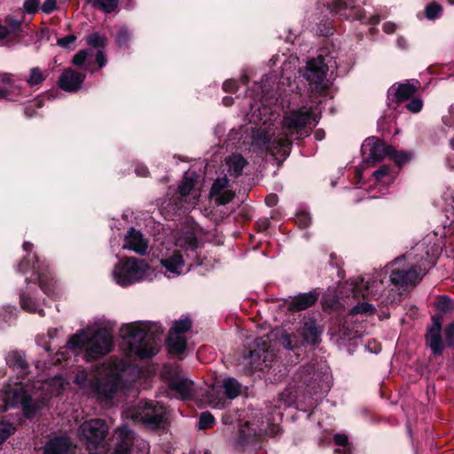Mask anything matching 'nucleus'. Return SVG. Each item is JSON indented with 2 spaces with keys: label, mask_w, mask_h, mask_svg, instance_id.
Wrapping results in <instances>:
<instances>
[{
  "label": "nucleus",
  "mask_w": 454,
  "mask_h": 454,
  "mask_svg": "<svg viewBox=\"0 0 454 454\" xmlns=\"http://www.w3.org/2000/svg\"><path fill=\"white\" fill-rule=\"evenodd\" d=\"M295 222L301 228H306L310 224L311 218L308 213L301 212L296 215Z\"/></svg>",
  "instance_id": "49"
},
{
  "label": "nucleus",
  "mask_w": 454,
  "mask_h": 454,
  "mask_svg": "<svg viewBox=\"0 0 454 454\" xmlns=\"http://www.w3.org/2000/svg\"><path fill=\"white\" fill-rule=\"evenodd\" d=\"M228 184L229 181L227 177L224 176L217 178L212 185L210 196L212 198L216 197V195L220 194V192L226 190L225 188L228 186Z\"/></svg>",
  "instance_id": "38"
},
{
  "label": "nucleus",
  "mask_w": 454,
  "mask_h": 454,
  "mask_svg": "<svg viewBox=\"0 0 454 454\" xmlns=\"http://www.w3.org/2000/svg\"><path fill=\"white\" fill-rule=\"evenodd\" d=\"M33 400L34 399H28V398L22 399L21 405H22L24 415L27 418H31L35 414V410L34 408H32Z\"/></svg>",
  "instance_id": "47"
},
{
  "label": "nucleus",
  "mask_w": 454,
  "mask_h": 454,
  "mask_svg": "<svg viewBox=\"0 0 454 454\" xmlns=\"http://www.w3.org/2000/svg\"><path fill=\"white\" fill-rule=\"evenodd\" d=\"M136 174L138 176L145 177L148 175V169L145 166L139 165L136 168Z\"/></svg>",
  "instance_id": "63"
},
{
  "label": "nucleus",
  "mask_w": 454,
  "mask_h": 454,
  "mask_svg": "<svg viewBox=\"0 0 454 454\" xmlns=\"http://www.w3.org/2000/svg\"><path fill=\"white\" fill-rule=\"evenodd\" d=\"M115 434L119 442L112 454H130V447L134 440L133 432L123 426L119 427Z\"/></svg>",
  "instance_id": "24"
},
{
  "label": "nucleus",
  "mask_w": 454,
  "mask_h": 454,
  "mask_svg": "<svg viewBox=\"0 0 454 454\" xmlns=\"http://www.w3.org/2000/svg\"><path fill=\"white\" fill-rule=\"evenodd\" d=\"M317 123L314 114L306 107L287 114L282 121V131L275 135L267 129H260L254 139V145L262 152L273 155H286L292 143V137L301 138L309 134L310 125Z\"/></svg>",
  "instance_id": "1"
},
{
  "label": "nucleus",
  "mask_w": 454,
  "mask_h": 454,
  "mask_svg": "<svg viewBox=\"0 0 454 454\" xmlns=\"http://www.w3.org/2000/svg\"><path fill=\"white\" fill-rule=\"evenodd\" d=\"M273 354L270 350V340L268 336L260 337L254 340L249 350L247 359L254 370L262 371L272 362Z\"/></svg>",
  "instance_id": "13"
},
{
  "label": "nucleus",
  "mask_w": 454,
  "mask_h": 454,
  "mask_svg": "<svg viewBox=\"0 0 454 454\" xmlns=\"http://www.w3.org/2000/svg\"><path fill=\"white\" fill-rule=\"evenodd\" d=\"M48 75V70H43L38 67H32L25 81L31 88H39L46 80Z\"/></svg>",
  "instance_id": "28"
},
{
  "label": "nucleus",
  "mask_w": 454,
  "mask_h": 454,
  "mask_svg": "<svg viewBox=\"0 0 454 454\" xmlns=\"http://www.w3.org/2000/svg\"><path fill=\"white\" fill-rule=\"evenodd\" d=\"M87 56H88V51H86V50L79 51L73 57V63L76 66H81L85 62Z\"/></svg>",
  "instance_id": "53"
},
{
  "label": "nucleus",
  "mask_w": 454,
  "mask_h": 454,
  "mask_svg": "<svg viewBox=\"0 0 454 454\" xmlns=\"http://www.w3.org/2000/svg\"><path fill=\"white\" fill-rule=\"evenodd\" d=\"M167 410L155 399H139L137 404L128 406L122 411V417L150 427L161 425L166 419Z\"/></svg>",
  "instance_id": "7"
},
{
  "label": "nucleus",
  "mask_w": 454,
  "mask_h": 454,
  "mask_svg": "<svg viewBox=\"0 0 454 454\" xmlns=\"http://www.w3.org/2000/svg\"><path fill=\"white\" fill-rule=\"evenodd\" d=\"M88 380V374L85 371H80L75 376V382L79 385H84Z\"/></svg>",
  "instance_id": "60"
},
{
  "label": "nucleus",
  "mask_w": 454,
  "mask_h": 454,
  "mask_svg": "<svg viewBox=\"0 0 454 454\" xmlns=\"http://www.w3.org/2000/svg\"><path fill=\"white\" fill-rule=\"evenodd\" d=\"M375 182L388 184L393 182L395 175L390 172L388 166H382L373 173Z\"/></svg>",
  "instance_id": "35"
},
{
  "label": "nucleus",
  "mask_w": 454,
  "mask_h": 454,
  "mask_svg": "<svg viewBox=\"0 0 454 454\" xmlns=\"http://www.w3.org/2000/svg\"><path fill=\"white\" fill-rule=\"evenodd\" d=\"M239 422L237 442L240 446L251 444L262 435L274 434L270 423L264 422L260 411H251L243 419H239Z\"/></svg>",
  "instance_id": "9"
},
{
  "label": "nucleus",
  "mask_w": 454,
  "mask_h": 454,
  "mask_svg": "<svg viewBox=\"0 0 454 454\" xmlns=\"http://www.w3.org/2000/svg\"><path fill=\"white\" fill-rule=\"evenodd\" d=\"M41 9L46 14L51 13L56 9V1L45 0Z\"/></svg>",
  "instance_id": "56"
},
{
  "label": "nucleus",
  "mask_w": 454,
  "mask_h": 454,
  "mask_svg": "<svg viewBox=\"0 0 454 454\" xmlns=\"http://www.w3.org/2000/svg\"><path fill=\"white\" fill-rule=\"evenodd\" d=\"M75 40H76L75 35H67V36L58 39V44L63 48H69V46L72 43H74L75 42Z\"/></svg>",
  "instance_id": "54"
},
{
  "label": "nucleus",
  "mask_w": 454,
  "mask_h": 454,
  "mask_svg": "<svg viewBox=\"0 0 454 454\" xmlns=\"http://www.w3.org/2000/svg\"><path fill=\"white\" fill-rule=\"evenodd\" d=\"M428 265L427 259L421 257L416 260L413 253L395 259L392 263L391 282L399 287L414 286L421 279Z\"/></svg>",
  "instance_id": "6"
},
{
  "label": "nucleus",
  "mask_w": 454,
  "mask_h": 454,
  "mask_svg": "<svg viewBox=\"0 0 454 454\" xmlns=\"http://www.w3.org/2000/svg\"><path fill=\"white\" fill-rule=\"evenodd\" d=\"M85 349V359L90 361L111 352L113 348V337L106 329L93 330L87 327L73 334L66 347L56 354V363L67 361L66 353L75 352L78 349Z\"/></svg>",
  "instance_id": "2"
},
{
  "label": "nucleus",
  "mask_w": 454,
  "mask_h": 454,
  "mask_svg": "<svg viewBox=\"0 0 454 454\" xmlns=\"http://www.w3.org/2000/svg\"><path fill=\"white\" fill-rule=\"evenodd\" d=\"M36 264L34 263L33 270H35L36 274L38 275V281L40 284L41 288L43 291L48 294L52 295L53 294V287L55 286V282L51 277H48L44 275L43 270H41V266L38 264V261L36 260Z\"/></svg>",
  "instance_id": "30"
},
{
  "label": "nucleus",
  "mask_w": 454,
  "mask_h": 454,
  "mask_svg": "<svg viewBox=\"0 0 454 454\" xmlns=\"http://www.w3.org/2000/svg\"><path fill=\"white\" fill-rule=\"evenodd\" d=\"M11 35H16L20 29V22L12 17H7L4 20Z\"/></svg>",
  "instance_id": "48"
},
{
  "label": "nucleus",
  "mask_w": 454,
  "mask_h": 454,
  "mask_svg": "<svg viewBox=\"0 0 454 454\" xmlns=\"http://www.w3.org/2000/svg\"><path fill=\"white\" fill-rule=\"evenodd\" d=\"M321 2L329 9H331V11L339 13L340 16H344L347 19L352 18L363 22L366 21L365 17L361 10L348 6V4L346 2L341 0H333L331 3L321 0Z\"/></svg>",
  "instance_id": "20"
},
{
  "label": "nucleus",
  "mask_w": 454,
  "mask_h": 454,
  "mask_svg": "<svg viewBox=\"0 0 454 454\" xmlns=\"http://www.w3.org/2000/svg\"><path fill=\"white\" fill-rule=\"evenodd\" d=\"M223 89L227 92H234L238 90V83L234 80L225 81L223 84Z\"/></svg>",
  "instance_id": "58"
},
{
  "label": "nucleus",
  "mask_w": 454,
  "mask_h": 454,
  "mask_svg": "<svg viewBox=\"0 0 454 454\" xmlns=\"http://www.w3.org/2000/svg\"><path fill=\"white\" fill-rule=\"evenodd\" d=\"M445 340L450 346H454V322L445 329Z\"/></svg>",
  "instance_id": "55"
},
{
  "label": "nucleus",
  "mask_w": 454,
  "mask_h": 454,
  "mask_svg": "<svg viewBox=\"0 0 454 454\" xmlns=\"http://www.w3.org/2000/svg\"><path fill=\"white\" fill-rule=\"evenodd\" d=\"M153 275V270L145 260L132 256L120 261L113 270L114 278L121 286L152 279Z\"/></svg>",
  "instance_id": "8"
},
{
  "label": "nucleus",
  "mask_w": 454,
  "mask_h": 454,
  "mask_svg": "<svg viewBox=\"0 0 454 454\" xmlns=\"http://www.w3.org/2000/svg\"><path fill=\"white\" fill-rule=\"evenodd\" d=\"M74 446L67 436L51 438L44 446V454H72Z\"/></svg>",
  "instance_id": "23"
},
{
  "label": "nucleus",
  "mask_w": 454,
  "mask_h": 454,
  "mask_svg": "<svg viewBox=\"0 0 454 454\" xmlns=\"http://www.w3.org/2000/svg\"><path fill=\"white\" fill-rule=\"evenodd\" d=\"M161 376L168 387L181 397H190L196 394L193 381L183 374L179 365H164Z\"/></svg>",
  "instance_id": "12"
},
{
  "label": "nucleus",
  "mask_w": 454,
  "mask_h": 454,
  "mask_svg": "<svg viewBox=\"0 0 454 454\" xmlns=\"http://www.w3.org/2000/svg\"><path fill=\"white\" fill-rule=\"evenodd\" d=\"M381 285V282L377 281H372L371 283L369 279H365L364 278L352 279L350 282V286H352V293L356 298L360 296L363 298H376L377 291Z\"/></svg>",
  "instance_id": "19"
},
{
  "label": "nucleus",
  "mask_w": 454,
  "mask_h": 454,
  "mask_svg": "<svg viewBox=\"0 0 454 454\" xmlns=\"http://www.w3.org/2000/svg\"><path fill=\"white\" fill-rule=\"evenodd\" d=\"M129 38V35L127 30H121L117 36V43L120 47H123L127 44Z\"/></svg>",
  "instance_id": "57"
},
{
  "label": "nucleus",
  "mask_w": 454,
  "mask_h": 454,
  "mask_svg": "<svg viewBox=\"0 0 454 454\" xmlns=\"http://www.w3.org/2000/svg\"><path fill=\"white\" fill-rule=\"evenodd\" d=\"M361 151L368 161L378 162L388 157L399 167L406 163L411 157V153L397 152L393 146L387 145L375 137L365 139Z\"/></svg>",
  "instance_id": "11"
},
{
  "label": "nucleus",
  "mask_w": 454,
  "mask_h": 454,
  "mask_svg": "<svg viewBox=\"0 0 454 454\" xmlns=\"http://www.w3.org/2000/svg\"><path fill=\"white\" fill-rule=\"evenodd\" d=\"M442 324L440 319L433 317V324L427 334V343L435 356H440L443 350V344L441 337Z\"/></svg>",
  "instance_id": "22"
},
{
  "label": "nucleus",
  "mask_w": 454,
  "mask_h": 454,
  "mask_svg": "<svg viewBox=\"0 0 454 454\" xmlns=\"http://www.w3.org/2000/svg\"><path fill=\"white\" fill-rule=\"evenodd\" d=\"M15 432V427L12 423L0 422V445Z\"/></svg>",
  "instance_id": "41"
},
{
  "label": "nucleus",
  "mask_w": 454,
  "mask_h": 454,
  "mask_svg": "<svg viewBox=\"0 0 454 454\" xmlns=\"http://www.w3.org/2000/svg\"><path fill=\"white\" fill-rule=\"evenodd\" d=\"M231 399H210L209 405L214 409L222 410L230 404Z\"/></svg>",
  "instance_id": "52"
},
{
  "label": "nucleus",
  "mask_w": 454,
  "mask_h": 454,
  "mask_svg": "<svg viewBox=\"0 0 454 454\" xmlns=\"http://www.w3.org/2000/svg\"><path fill=\"white\" fill-rule=\"evenodd\" d=\"M108 433V427L100 419H94L83 422L79 428V436L85 442L90 454H106V445L105 438Z\"/></svg>",
  "instance_id": "10"
},
{
  "label": "nucleus",
  "mask_w": 454,
  "mask_h": 454,
  "mask_svg": "<svg viewBox=\"0 0 454 454\" xmlns=\"http://www.w3.org/2000/svg\"><path fill=\"white\" fill-rule=\"evenodd\" d=\"M376 309L372 305L368 302H362L353 307L350 310L351 315L357 314H364V315H373Z\"/></svg>",
  "instance_id": "40"
},
{
  "label": "nucleus",
  "mask_w": 454,
  "mask_h": 454,
  "mask_svg": "<svg viewBox=\"0 0 454 454\" xmlns=\"http://www.w3.org/2000/svg\"><path fill=\"white\" fill-rule=\"evenodd\" d=\"M40 6V0H26L24 3V10L27 13H35L38 11Z\"/></svg>",
  "instance_id": "51"
},
{
  "label": "nucleus",
  "mask_w": 454,
  "mask_h": 454,
  "mask_svg": "<svg viewBox=\"0 0 454 454\" xmlns=\"http://www.w3.org/2000/svg\"><path fill=\"white\" fill-rule=\"evenodd\" d=\"M20 304L23 309L30 313H38L40 316H43V310L38 309L36 303L32 301L29 297H27L24 294L20 295Z\"/></svg>",
  "instance_id": "37"
},
{
  "label": "nucleus",
  "mask_w": 454,
  "mask_h": 454,
  "mask_svg": "<svg viewBox=\"0 0 454 454\" xmlns=\"http://www.w3.org/2000/svg\"><path fill=\"white\" fill-rule=\"evenodd\" d=\"M450 114L452 116H444L443 117V123L448 126L449 128L454 129V106H451L450 108Z\"/></svg>",
  "instance_id": "59"
},
{
  "label": "nucleus",
  "mask_w": 454,
  "mask_h": 454,
  "mask_svg": "<svg viewBox=\"0 0 454 454\" xmlns=\"http://www.w3.org/2000/svg\"><path fill=\"white\" fill-rule=\"evenodd\" d=\"M301 335L307 343L314 344L317 341L319 331L315 321L309 320L304 323Z\"/></svg>",
  "instance_id": "34"
},
{
  "label": "nucleus",
  "mask_w": 454,
  "mask_h": 454,
  "mask_svg": "<svg viewBox=\"0 0 454 454\" xmlns=\"http://www.w3.org/2000/svg\"><path fill=\"white\" fill-rule=\"evenodd\" d=\"M331 388V380L328 375H322L314 372L312 375H306L304 381L299 389L304 395H325Z\"/></svg>",
  "instance_id": "15"
},
{
  "label": "nucleus",
  "mask_w": 454,
  "mask_h": 454,
  "mask_svg": "<svg viewBox=\"0 0 454 454\" xmlns=\"http://www.w3.org/2000/svg\"><path fill=\"white\" fill-rule=\"evenodd\" d=\"M132 370L130 364L122 359L110 358L97 369L95 385L98 393L110 397L125 387L124 378Z\"/></svg>",
  "instance_id": "4"
},
{
  "label": "nucleus",
  "mask_w": 454,
  "mask_h": 454,
  "mask_svg": "<svg viewBox=\"0 0 454 454\" xmlns=\"http://www.w3.org/2000/svg\"><path fill=\"white\" fill-rule=\"evenodd\" d=\"M333 439L336 445L343 448V454H348L349 447L348 436L344 434H336Z\"/></svg>",
  "instance_id": "46"
},
{
  "label": "nucleus",
  "mask_w": 454,
  "mask_h": 454,
  "mask_svg": "<svg viewBox=\"0 0 454 454\" xmlns=\"http://www.w3.org/2000/svg\"><path fill=\"white\" fill-rule=\"evenodd\" d=\"M442 12V7L436 3H431L426 8V16L429 20L437 18Z\"/></svg>",
  "instance_id": "44"
},
{
  "label": "nucleus",
  "mask_w": 454,
  "mask_h": 454,
  "mask_svg": "<svg viewBox=\"0 0 454 454\" xmlns=\"http://www.w3.org/2000/svg\"><path fill=\"white\" fill-rule=\"evenodd\" d=\"M84 80L85 74L67 68L60 74L58 83L61 90L68 92H75L81 89Z\"/></svg>",
  "instance_id": "18"
},
{
  "label": "nucleus",
  "mask_w": 454,
  "mask_h": 454,
  "mask_svg": "<svg viewBox=\"0 0 454 454\" xmlns=\"http://www.w3.org/2000/svg\"><path fill=\"white\" fill-rule=\"evenodd\" d=\"M417 89V85L407 82L399 84L397 88L392 87L391 90L395 91V97L397 101H403L412 97Z\"/></svg>",
  "instance_id": "32"
},
{
  "label": "nucleus",
  "mask_w": 454,
  "mask_h": 454,
  "mask_svg": "<svg viewBox=\"0 0 454 454\" xmlns=\"http://www.w3.org/2000/svg\"><path fill=\"white\" fill-rule=\"evenodd\" d=\"M192 322L189 318H182L176 321L169 330L167 339V346L171 354L181 355L186 349V339L184 333L190 330Z\"/></svg>",
  "instance_id": "14"
},
{
  "label": "nucleus",
  "mask_w": 454,
  "mask_h": 454,
  "mask_svg": "<svg viewBox=\"0 0 454 454\" xmlns=\"http://www.w3.org/2000/svg\"><path fill=\"white\" fill-rule=\"evenodd\" d=\"M327 66L323 57L318 56L312 59L307 63L305 76L311 84H315L316 88L324 89L327 86L325 75Z\"/></svg>",
  "instance_id": "17"
},
{
  "label": "nucleus",
  "mask_w": 454,
  "mask_h": 454,
  "mask_svg": "<svg viewBox=\"0 0 454 454\" xmlns=\"http://www.w3.org/2000/svg\"><path fill=\"white\" fill-rule=\"evenodd\" d=\"M123 248L144 255L147 252L148 240L140 231L131 228L125 236Z\"/></svg>",
  "instance_id": "21"
},
{
  "label": "nucleus",
  "mask_w": 454,
  "mask_h": 454,
  "mask_svg": "<svg viewBox=\"0 0 454 454\" xmlns=\"http://www.w3.org/2000/svg\"><path fill=\"white\" fill-rule=\"evenodd\" d=\"M106 43V38L99 33L95 32L87 37V43L94 48L104 47Z\"/></svg>",
  "instance_id": "42"
},
{
  "label": "nucleus",
  "mask_w": 454,
  "mask_h": 454,
  "mask_svg": "<svg viewBox=\"0 0 454 454\" xmlns=\"http://www.w3.org/2000/svg\"><path fill=\"white\" fill-rule=\"evenodd\" d=\"M453 309L454 301L447 296H442L439 298V300L436 302V309L438 312L446 313L451 311Z\"/></svg>",
  "instance_id": "39"
},
{
  "label": "nucleus",
  "mask_w": 454,
  "mask_h": 454,
  "mask_svg": "<svg viewBox=\"0 0 454 454\" xmlns=\"http://www.w3.org/2000/svg\"><path fill=\"white\" fill-rule=\"evenodd\" d=\"M89 2L107 13L114 12L118 5V0H89Z\"/></svg>",
  "instance_id": "36"
},
{
  "label": "nucleus",
  "mask_w": 454,
  "mask_h": 454,
  "mask_svg": "<svg viewBox=\"0 0 454 454\" xmlns=\"http://www.w3.org/2000/svg\"><path fill=\"white\" fill-rule=\"evenodd\" d=\"M214 424H215V418L210 412L205 411L200 414V419H199V428L200 429L209 428V427H213Z\"/></svg>",
  "instance_id": "43"
},
{
  "label": "nucleus",
  "mask_w": 454,
  "mask_h": 454,
  "mask_svg": "<svg viewBox=\"0 0 454 454\" xmlns=\"http://www.w3.org/2000/svg\"><path fill=\"white\" fill-rule=\"evenodd\" d=\"M233 197L234 193L231 191L225 190L220 192V194L216 195V197H214L213 199H215V202L218 205H225L229 203L233 199Z\"/></svg>",
  "instance_id": "45"
},
{
  "label": "nucleus",
  "mask_w": 454,
  "mask_h": 454,
  "mask_svg": "<svg viewBox=\"0 0 454 454\" xmlns=\"http://www.w3.org/2000/svg\"><path fill=\"white\" fill-rule=\"evenodd\" d=\"M6 363L11 368H12L13 371H17L21 374H26L27 363L21 352H10L6 356Z\"/></svg>",
  "instance_id": "27"
},
{
  "label": "nucleus",
  "mask_w": 454,
  "mask_h": 454,
  "mask_svg": "<svg viewBox=\"0 0 454 454\" xmlns=\"http://www.w3.org/2000/svg\"><path fill=\"white\" fill-rule=\"evenodd\" d=\"M265 202L269 207H274L278 203V196L276 194H270L266 197Z\"/></svg>",
  "instance_id": "61"
},
{
  "label": "nucleus",
  "mask_w": 454,
  "mask_h": 454,
  "mask_svg": "<svg viewBox=\"0 0 454 454\" xmlns=\"http://www.w3.org/2000/svg\"><path fill=\"white\" fill-rule=\"evenodd\" d=\"M198 240L193 231H186L176 239L174 250L160 259V264L165 269L168 278L179 276L184 272V255H196Z\"/></svg>",
  "instance_id": "5"
},
{
  "label": "nucleus",
  "mask_w": 454,
  "mask_h": 454,
  "mask_svg": "<svg viewBox=\"0 0 454 454\" xmlns=\"http://www.w3.org/2000/svg\"><path fill=\"white\" fill-rule=\"evenodd\" d=\"M318 294L316 292H309L300 294L291 298L288 302V309L290 310H303L311 307L317 300Z\"/></svg>",
  "instance_id": "25"
},
{
  "label": "nucleus",
  "mask_w": 454,
  "mask_h": 454,
  "mask_svg": "<svg viewBox=\"0 0 454 454\" xmlns=\"http://www.w3.org/2000/svg\"><path fill=\"white\" fill-rule=\"evenodd\" d=\"M196 178L193 173H185L179 187L180 207L190 209L193 207L200 197V192L195 189Z\"/></svg>",
  "instance_id": "16"
},
{
  "label": "nucleus",
  "mask_w": 454,
  "mask_h": 454,
  "mask_svg": "<svg viewBox=\"0 0 454 454\" xmlns=\"http://www.w3.org/2000/svg\"><path fill=\"white\" fill-rule=\"evenodd\" d=\"M278 338L280 344L290 350H294L301 343V336L295 333L282 332Z\"/></svg>",
  "instance_id": "33"
},
{
  "label": "nucleus",
  "mask_w": 454,
  "mask_h": 454,
  "mask_svg": "<svg viewBox=\"0 0 454 454\" xmlns=\"http://www.w3.org/2000/svg\"><path fill=\"white\" fill-rule=\"evenodd\" d=\"M226 165L228 166V171L234 176L241 175L244 167L247 164L246 160L240 154H232L226 158Z\"/></svg>",
  "instance_id": "29"
},
{
  "label": "nucleus",
  "mask_w": 454,
  "mask_h": 454,
  "mask_svg": "<svg viewBox=\"0 0 454 454\" xmlns=\"http://www.w3.org/2000/svg\"><path fill=\"white\" fill-rule=\"evenodd\" d=\"M4 397H30L23 383L14 382L13 384H7L3 388Z\"/></svg>",
  "instance_id": "31"
},
{
  "label": "nucleus",
  "mask_w": 454,
  "mask_h": 454,
  "mask_svg": "<svg viewBox=\"0 0 454 454\" xmlns=\"http://www.w3.org/2000/svg\"><path fill=\"white\" fill-rule=\"evenodd\" d=\"M395 28H396V25L395 23H392V22H387L383 25V30L387 33V34H392L395 31Z\"/></svg>",
  "instance_id": "64"
},
{
  "label": "nucleus",
  "mask_w": 454,
  "mask_h": 454,
  "mask_svg": "<svg viewBox=\"0 0 454 454\" xmlns=\"http://www.w3.org/2000/svg\"><path fill=\"white\" fill-rule=\"evenodd\" d=\"M215 389H223L226 397H238L243 395V387L233 378L215 383L213 390Z\"/></svg>",
  "instance_id": "26"
},
{
  "label": "nucleus",
  "mask_w": 454,
  "mask_h": 454,
  "mask_svg": "<svg viewBox=\"0 0 454 454\" xmlns=\"http://www.w3.org/2000/svg\"><path fill=\"white\" fill-rule=\"evenodd\" d=\"M96 61L99 67H103L106 64V59L102 51H98L96 55Z\"/></svg>",
  "instance_id": "62"
},
{
  "label": "nucleus",
  "mask_w": 454,
  "mask_h": 454,
  "mask_svg": "<svg viewBox=\"0 0 454 454\" xmlns=\"http://www.w3.org/2000/svg\"><path fill=\"white\" fill-rule=\"evenodd\" d=\"M423 106V102L420 98H412L408 104L406 105V108L412 113H419Z\"/></svg>",
  "instance_id": "50"
},
{
  "label": "nucleus",
  "mask_w": 454,
  "mask_h": 454,
  "mask_svg": "<svg viewBox=\"0 0 454 454\" xmlns=\"http://www.w3.org/2000/svg\"><path fill=\"white\" fill-rule=\"evenodd\" d=\"M163 328L158 323H132L121 329V335L131 355L140 358L154 356L158 352V338Z\"/></svg>",
  "instance_id": "3"
}]
</instances>
